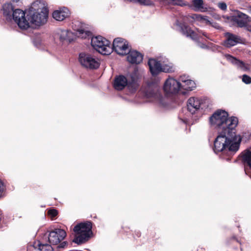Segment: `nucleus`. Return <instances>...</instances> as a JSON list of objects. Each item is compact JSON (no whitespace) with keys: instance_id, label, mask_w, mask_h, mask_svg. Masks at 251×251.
Here are the masks:
<instances>
[{"instance_id":"20e7f679","label":"nucleus","mask_w":251,"mask_h":251,"mask_svg":"<svg viewBox=\"0 0 251 251\" xmlns=\"http://www.w3.org/2000/svg\"><path fill=\"white\" fill-rule=\"evenodd\" d=\"M126 85L132 92L138 88L137 76L135 72L127 75V77L120 75L115 78L114 86L116 90H122Z\"/></svg>"},{"instance_id":"dca6fc26","label":"nucleus","mask_w":251,"mask_h":251,"mask_svg":"<svg viewBox=\"0 0 251 251\" xmlns=\"http://www.w3.org/2000/svg\"><path fill=\"white\" fill-rule=\"evenodd\" d=\"M71 14L70 11L66 7L59 8L52 13V17L56 21H62L68 18Z\"/></svg>"},{"instance_id":"5701e85b","label":"nucleus","mask_w":251,"mask_h":251,"mask_svg":"<svg viewBox=\"0 0 251 251\" xmlns=\"http://www.w3.org/2000/svg\"><path fill=\"white\" fill-rule=\"evenodd\" d=\"M203 0H192V4H189L191 6L190 7L192 8L195 11L204 12L205 9L203 7Z\"/></svg>"},{"instance_id":"9b49d317","label":"nucleus","mask_w":251,"mask_h":251,"mask_svg":"<svg viewBox=\"0 0 251 251\" xmlns=\"http://www.w3.org/2000/svg\"><path fill=\"white\" fill-rule=\"evenodd\" d=\"M180 90V83L173 78H169L164 85V90L166 94H176Z\"/></svg>"},{"instance_id":"c756f323","label":"nucleus","mask_w":251,"mask_h":251,"mask_svg":"<svg viewBox=\"0 0 251 251\" xmlns=\"http://www.w3.org/2000/svg\"><path fill=\"white\" fill-rule=\"evenodd\" d=\"M136 2H138L141 5L146 6L154 5V3L151 0H137Z\"/></svg>"},{"instance_id":"bb28decb","label":"nucleus","mask_w":251,"mask_h":251,"mask_svg":"<svg viewBox=\"0 0 251 251\" xmlns=\"http://www.w3.org/2000/svg\"><path fill=\"white\" fill-rule=\"evenodd\" d=\"M30 250H33L34 251H52L53 248L49 244H43L39 245L38 250L34 247H29L27 249V251H30Z\"/></svg>"},{"instance_id":"473e14b6","label":"nucleus","mask_w":251,"mask_h":251,"mask_svg":"<svg viewBox=\"0 0 251 251\" xmlns=\"http://www.w3.org/2000/svg\"><path fill=\"white\" fill-rule=\"evenodd\" d=\"M218 6L222 10H226L227 9V5L225 2H219L218 3Z\"/></svg>"},{"instance_id":"aec40b11","label":"nucleus","mask_w":251,"mask_h":251,"mask_svg":"<svg viewBox=\"0 0 251 251\" xmlns=\"http://www.w3.org/2000/svg\"><path fill=\"white\" fill-rule=\"evenodd\" d=\"M58 36L61 42H71L74 39V34L68 30H60L58 32Z\"/></svg>"},{"instance_id":"39448f33","label":"nucleus","mask_w":251,"mask_h":251,"mask_svg":"<svg viewBox=\"0 0 251 251\" xmlns=\"http://www.w3.org/2000/svg\"><path fill=\"white\" fill-rule=\"evenodd\" d=\"M92 224L91 222L80 223L74 228L75 237L73 242L80 244L85 242L92 234Z\"/></svg>"},{"instance_id":"a878e982","label":"nucleus","mask_w":251,"mask_h":251,"mask_svg":"<svg viewBox=\"0 0 251 251\" xmlns=\"http://www.w3.org/2000/svg\"><path fill=\"white\" fill-rule=\"evenodd\" d=\"M196 87L195 82L189 79L183 84H180V89H183L187 91H191Z\"/></svg>"},{"instance_id":"4468645a","label":"nucleus","mask_w":251,"mask_h":251,"mask_svg":"<svg viewBox=\"0 0 251 251\" xmlns=\"http://www.w3.org/2000/svg\"><path fill=\"white\" fill-rule=\"evenodd\" d=\"M203 102L197 98L192 97L187 101L188 110L192 114L194 113L200 108H202Z\"/></svg>"},{"instance_id":"58836bf2","label":"nucleus","mask_w":251,"mask_h":251,"mask_svg":"<svg viewBox=\"0 0 251 251\" xmlns=\"http://www.w3.org/2000/svg\"><path fill=\"white\" fill-rule=\"evenodd\" d=\"M40 43H40V41H39V44H38V43H36L35 41H34V45H35L36 46H37V47H39V44H40Z\"/></svg>"},{"instance_id":"393cba45","label":"nucleus","mask_w":251,"mask_h":251,"mask_svg":"<svg viewBox=\"0 0 251 251\" xmlns=\"http://www.w3.org/2000/svg\"><path fill=\"white\" fill-rule=\"evenodd\" d=\"M76 30V35L81 38H86L91 37L92 34L90 31L82 27L75 29Z\"/></svg>"},{"instance_id":"a19ab883","label":"nucleus","mask_w":251,"mask_h":251,"mask_svg":"<svg viewBox=\"0 0 251 251\" xmlns=\"http://www.w3.org/2000/svg\"><path fill=\"white\" fill-rule=\"evenodd\" d=\"M250 10H251V7Z\"/></svg>"},{"instance_id":"cd10ccee","label":"nucleus","mask_w":251,"mask_h":251,"mask_svg":"<svg viewBox=\"0 0 251 251\" xmlns=\"http://www.w3.org/2000/svg\"><path fill=\"white\" fill-rule=\"evenodd\" d=\"M168 4L173 5H178L180 6H188L189 7H191V6L189 5V4L183 0H167Z\"/></svg>"},{"instance_id":"6e6552de","label":"nucleus","mask_w":251,"mask_h":251,"mask_svg":"<svg viewBox=\"0 0 251 251\" xmlns=\"http://www.w3.org/2000/svg\"><path fill=\"white\" fill-rule=\"evenodd\" d=\"M79 61L82 66L91 69H97L100 66L99 62L94 56L85 53H80Z\"/></svg>"},{"instance_id":"f704fd0d","label":"nucleus","mask_w":251,"mask_h":251,"mask_svg":"<svg viewBox=\"0 0 251 251\" xmlns=\"http://www.w3.org/2000/svg\"><path fill=\"white\" fill-rule=\"evenodd\" d=\"M158 95H159V94L158 93L157 89L155 90V93L153 92V93H147V96L149 97H154L155 96H157Z\"/></svg>"},{"instance_id":"f03ea898","label":"nucleus","mask_w":251,"mask_h":251,"mask_svg":"<svg viewBox=\"0 0 251 251\" xmlns=\"http://www.w3.org/2000/svg\"><path fill=\"white\" fill-rule=\"evenodd\" d=\"M211 125L218 128V131L232 133L238 124V119L232 117L228 118L227 113L224 110H217L210 118Z\"/></svg>"},{"instance_id":"a211bd4d","label":"nucleus","mask_w":251,"mask_h":251,"mask_svg":"<svg viewBox=\"0 0 251 251\" xmlns=\"http://www.w3.org/2000/svg\"><path fill=\"white\" fill-rule=\"evenodd\" d=\"M225 57L228 61L236 66L238 68L243 71H247L249 70V66L245 64L243 61L238 60L229 54L225 55Z\"/></svg>"},{"instance_id":"7c9ffc66","label":"nucleus","mask_w":251,"mask_h":251,"mask_svg":"<svg viewBox=\"0 0 251 251\" xmlns=\"http://www.w3.org/2000/svg\"><path fill=\"white\" fill-rule=\"evenodd\" d=\"M242 81L246 84L251 83V77L248 75H244L242 76Z\"/></svg>"},{"instance_id":"72a5a7b5","label":"nucleus","mask_w":251,"mask_h":251,"mask_svg":"<svg viewBox=\"0 0 251 251\" xmlns=\"http://www.w3.org/2000/svg\"><path fill=\"white\" fill-rule=\"evenodd\" d=\"M48 214L52 217H54L57 215L58 212L55 209H50L48 211Z\"/></svg>"},{"instance_id":"423d86ee","label":"nucleus","mask_w":251,"mask_h":251,"mask_svg":"<svg viewBox=\"0 0 251 251\" xmlns=\"http://www.w3.org/2000/svg\"><path fill=\"white\" fill-rule=\"evenodd\" d=\"M91 45L99 52L104 55L109 54L112 51L110 42L100 36L92 37Z\"/></svg>"},{"instance_id":"0eeeda50","label":"nucleus","mask_w":251,"mask_h":251,"mask_svg":"<svg viewBox=\"0 0 251 251\" xmlns=\"http://www.w3.org/2000/svg\"><path fill=\"white\" fill-rule=\"evenodd\" d=\"M223 18L227 22H233L237 24L238 26L243 27L251 21V18L248 15L240 11H237L235 15L231 16H224Z\"/></svg>"},{"instance_id":"2eb2a0df","label":"nucleus","mask_w":251,"mask_h":251,"mask_svg":"<svg viewBox=\"0 0 251 251\" xmlns=\"http://www.w3.org/2000/svg\"><path fill=\"white\" fill-rule=\"evenodd\" d=\"M181 30L183 34L190 37L193 40H197L201 37V35L207 37L205 32L199 30H197L196 32L194 31L189 27L185 25L182 26Z\"/></svg>"},{"instance_id":"6ab92c4d","label":"nucleus","mask_w":251,"mask_h":251,"mask_svg":"<svg viewBox=\"0 0 251 251\" xmlns=\"http://www.w3.org/2000/svg\"><path fill=\"white\" fill-rule=\"evenodd\" d=\"M226 40L225 41L224 45L226 47L229 48L240 43L241 38L235 35L227 33L226 34Z\"/></svg>"},{"instance_id":"412c9836","label":"nucleus","mask_w":251,"mask_h":251,"mask_svg":"<svg viewBox=\"0 0 251 251\" xmlns=\"http://www.w3.org/2000/svg\"><path fill=\"white\" fill-rule=\"evenodd\" d=\"M148 65L150 67V71L152 75H156L159 72H161L162 65L159 62L157 61L155 59H149L148 61Z\"/></svg>"},{"instance_id":"ea45409f","label":"nucleus","mask_w":251,"mask_h":251,"mask_svg":"<svg viewBox=\"0 0 251 251\" xmlns=\"http://www.w3.org/2000/svg\"><path fill=\"white\" fill-rule=\"evenodd\" d=\"M247 29L248 31L251 32V26L248 27Z\"/></svg>"},{"instance_id":"e433bc0d","label":"nucleus","mask_w":251,"mask_h":251,"mask_svg":"<svg viewBox=\"0 0 251 251\" xmlns=\"http://www.w3.org/2000/svg\"><path fill=\"white\" fill-rule=\"evenodd\" d=\"M209 25H211L212 26L217 29H219L220 28V25L216 23L211 22V24H209Z\"/></svg>"},{"instance_id":"c85d7f7f","label":"nucleus","mask_w":251,"mask_h":251,"mask_svg":"<svg viewBox=\"0 0 251 251\" xmlns=\"http://www.w3.org/2000/svg\"><path fill=\"white\" fill-rule=\"evenodd\" d=\"M174 71V67L171 64H164L161 66V72L170 73Z\"/></svg>"},{"instance_id":"f8f14e48","label":"nucleus","mask_w":251,"mask_h":251,"mask_svg":"<svg viewBox=\"0 0 251 251\" xmlns=\"http://www.w3.org/2000/svg\"><path fill=\"white\" fill-rule=\"evenodd\" d=\"M66 236V233L65 230L57 228L50 233L48 240L50 244L57 245L63 240Z\"/></svg>"},{"instance_id":"f257e3e1","label":"nucleus","mask_w":251,"mask_h":251,"mask_svg":"<svg viewBox=\"0 0 251 251\" xmlns=\"http://www.w3.org/2000/svg\"><path fill=\"white\" fill-rule=\"evenodd\" d=\"M219 134L214 141V151L218 153L224 151L228 150L231 152H235L239 148L241 137L240 135H235L232 138L234 131L228 134L227 132L218 131Z\"/></svg>"},{"instance_id":"c9c22d12","label":"nucleus","mask_w":251,"mask_h":251,"mask_svg":"<svg viewBox=\"0 0 251 251\" xmlns=\"http://www.w3.org/2000/svg\"><path fill=\"white\" fill-rule=\"evenodd\" d=\"M4 190V185L3 182L0 180V197H2Z\"/></svg>"},{"instance_id":"1a4fd4ad","label":"nucleus","mask_w":251,"mask_h":251,"mask_svg":"<svg viewBox=\"0 0 251 251\" xmlns=\"http://www.w3.org/2000/svg\"><path fill=\"white\" fill-rule=\"evenodd\" d=\"M112 49L121 55L127 54L129 50L128 42L121 38H117L114 40Z\"/></svg>"},{"instance_id":"ddd939ff","label":"nucleus","mask_w":251,"mask_h":251,"mask_svg":"<svg viewBox=\"0 0 251 251\" xmlns=\"http://www.w3.org/2000/svg\"><path fill=\"white\" fill-rule=\"evenodd\" d=\"M242 160L245 167V172L251 177V149L242 153Z\"/></svg>"},{"instance_id":"7ed1b4c3","label":"nucleus","mask_w":251,"mask_h":251,"mask_svg":"<svg viewBox=\"0 0 251 251\" xmlns=\"http://www.w3.org/2000/svg\"><path fill=\"white\" fill-rule=\"evenodd\" d=\"M27 16L29 25L40 26L46 24L48 17L46 3L41 0L33 2L29 9Z\"/></svg>"},{"instance_id":"b1692460","label":"nucleus","mask_w":251,"mask_h":251,"mask_svg":"<svg viewBox=\"0 0 251 251\" xmlns=\"http://www.w3.org/2000/svg\"><path fill=\"white\" fill-rule=\"evenodd\" d=\"M3 14L7 18L11 19L14 12V8L11 3H5L3 6Z\"/></svg>"},{"instance_id":"4c0bfd02","label":"nucleus","mask_w":251,"mask_h":251,"mask_svg":"<svg viewBox=\"0 0 251 251\" xmlns=\"http://www.w3.org/2000/svg\"><path fill=\"white\" fill-rule=\"evenodd\" d=\"M66 245V242H63V243H62L61 244H60L59 245V246H58L59 248H64V247Z\"/></svg>"},{"instance_id":"4be33fe9","label":"nucleus","mask_w":251,"mask_h":251,"mask_svg":"<svg viewBox=\"0 0 251 251\" xmlns=\"http://www.w3.org/2000/svg\"><path fill=\"white\" fill-rule=\"evenodd\" d=\"M187 18L190 22L198 21L209 25L211 24V22L208 20L207 16H202L200 14H193L189 15L187 16Z\"/></svg>"},{"instance_id":"f3484780","label":"nucleus","mask_w":251,"mask_h":251,"mask_svg":"<svg viewBox=\"0 0 251 251\" xmlns=\"http://www.w3.org/2000/svg\"><path fill=\"white\" fill-rule=\"evenodd\" d=\"M127 61L132 64H139L143 59V55L136 50H129L127 52Z\"/></svg>"},{"instance_id":"9d476101","label":"nucleus","mask_w":251,"mask_h":251,"mask_svg":"<svg viewBox=\"0 0 251 251\" xmlns=\"http://www.w3.org/2000/svg\"><path fill=\"white\" fill-rule=\"evenodd\" d=\"M12 18L19 27L23 29L29 27V22L25 17V13L23 10L17 9L13 12Z\"/></svg>"},{"instance_id":"2f4dec72","label":"nucleus","mask_w":251,"mask_h":251,"mask_svg":"<svg viewBox=\"0 0 251 251\" xmlns=\"http://www.w3.org/2000/svg\"><path fill=\"white\" fill-rule=\"evenodd\" d=\"M190 78H189L188 76H186L185 75H181L179 77V82L180 84H183L188 80H189Z\"/></svg>"}]
</instances>
